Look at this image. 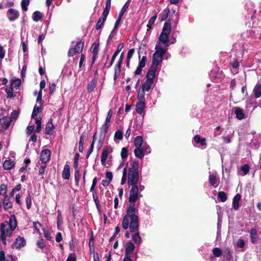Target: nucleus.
Wrapping results in <instances>:
<instances>
[{
  "instance_id": "nucleus-1",
  "label": "nucleus",
  "mask_w": 261,
  "mask_h": 261,
  "mask_svg": "<svg viewBox=\"0 0 261 261\" xmlns=\"http://www.w3.org/2000/svg\"><path fill=\"white\" fill-rule=\"evenodd\" d=\"M138 211L136 207L135 204L129 202L126 212V214L123 218L122 226L124 230L129 229L130 232L139 230Z\"/></svg>"
},
{
  "instance_id": "nucleus-2",
  "label": "nucleus",
  "mask_w": 261,
  "mask_h": 261,
  "mask_svg": "<svg viewBox=\"0 0 261 261\" xmlns=\"http://www.w3.org/2000/svg\"><path fill=\"white\" fill-rule=\"evenodd\" d=\"M17 226V220L14 215H12L9 217V222L2 223L0 227V246L1 243L4 246L6 245V238L10 237L12 231Z\"/></svg>"
},
{
  "instance_id": "nucleus-3",
  "label": "nucleus",
  "mask_w": 261,
  "mask_h": 261,
  "mask_svg": "<svg viewBox=\"0 0 261 261\" xmlns=\"http://www.w3.org/2000/svg\"><path fill=\"white\" fill-rule=\"evenodd\" d=\"M139 167V161L135 160L130 163V167L127 171V184L128 186H132V192L138 191L137 184L140 179Z\"/></svg>"
},
{
  "instance_id": "nucleus-4",
  "label": "nucleus",
  "mask_w": 261,
  "mask_h": 261,
  "mask_svg": "<svg viewBox=\"0 0 261 261\" xmlns=\"http://www.w3.org/2000/svg\"><path fill=\"white\" fill-rule=\"evenodd\" d=\"M171 32V25L170 23L165 22L164 27L159 37V42L163 45V47H166L168 48L169 46V35Z\"/></svg>"
},
{
  "instance_id": "nucleus-5",
  "label": "nucleus",
  "mask_w": 261,
  "mask_h": 261,
  "mask_svg": "<svg viewBox=\"0 0 261 261\" xmlns=\"http://www.w3.org/2000/svg\"><path fill=\"white\" fill-rule=\"evenodd\" d=\"M155 49L153 57L163 60V55L167 52L168 48L166 47H163L160 43H156Z\"/></svg>"
},
{
  "instance_id": "nucleus-6",
  "label": "nucleus",
  "mask_w": 261,
  "mask_h": 261,
  "mask_svg": "<svg viewBox=\"0 0 261 261\" xmlns=\"http://www.w3.org/2000/svg\"><path fill=\"white\" fill-rule=\"evenodd\" d=\"M138 191L135 192H132V188L129 191V196L128 198V201L130 203H135L137 200L140 199V196L139 195V192H141L144 190L145 187L143 185H137Z\"/></svg>"
},
{
  "instance_id": "nucleus-7",
  "label": "nucleus",
  "mask_w": 261,
  "mask_h": 261,
  "mask_svg": "<svg viewBox=\"0 0 261 261\" xmlns=\"http://www.w3.org/2000/svg\"><path fill=\"white\" fill-rule=\"evenodd\" d=\"M84 47V43L81 41H79L75 44L74 48H70L68 51V56L72 57L76 54H79L83 51Z\"/></svg>"
},
{
  "instance_id": "nucleus-8",
  "label": "nucleus",
  "mask_w": 261,
  "mask_h": 261,
  "mask_svg": "<svg viewBox=\"0 0 261 261\" xmlns=\"http://www.w3.org/2000/svg\"><path fill=\"white\" fill-rule=\"evenodd\" d=\"M26 245V241L23 237H18L12 244V248L19 250Z\"/></svg>"
},
{
  "instance_id": "nucleus-9",
  "label": "nucleus",
  "mask_w": 261,
  "mask_h": 261,
  "mask_svg": "<svg viewBox=\"0 0 261 261\" xmlns=\"http://www.w3.org/2000/svg\"><path fill=\"white\" fill-rule=\"evenodd\" d=\"M113 152V148L110 146H106L105 147L101 154V162L102 165H105L106 161L108 157L109 153Z\"/></svg>"
},
{
  "instance_id": "nucleus-10",
  "label": "nucleus",
  "mask_w": 261,
  "mask_h": 261,
  "mask_svg": "<svg viewBox=\"0 0 261 261\" xmlns=\"http://www.w3.org/2000/svg\"><path fill=\"white\" fill-rule=\"evenodd\" d=\"M50 155L51 152L49 149H43L41 152L40 160L42 162V163L45 164L50 160Z\"/></svg>"
},
{
  "instance_id": "nucleus-11",
  "label": "nucleus",
  "mask_w": 261,
  "mask_h": 261,
  "mask_svg": "<svg viewBox=\"0 0 261 261\" xmlns=\"http://www.w3.org/2000/svg\"><path fill=\"white\" fill-rule=\"evenodd\" d=\"M135 248V246L132 242H127L125 245V255L133 257Z\"/></svg>"
},
{
  "instance_id": "nucleus-12",
  "label": "nucleus",
  "mask_w": 261,
  "mask_h": 261,
  "mask_svg": "<svg viewBox=\"0 0 261 261\" xmlns=\"http://www.w3.org/2000/svg\"><path fill=\"white\" fill-rule=\"evenodd\" d=\"M19 15L18 11L13 8L9 9L7 12L8 18L11 22L14 21L17 19Z\"/></svg>"
},
{
  "instance_id": "nucleus-13",
  "label": "nucleus",
  "mask_w": 261,
  "mask_h": 261,
  "mask_svg": "<svg viewBox=\"0 0 261 261\" xmlns=\"http://www.w3.org/2000/svg\"><path fill=\"white\" fill-rule=\"evenodd\" d=\"M11 120H10L7 116H4L0 119V125H2V130L6 131L10 126Z\"/></svg>"
},
{
  "instance_id": "nucleus-14",
  "label": "nucleus",
  "mask_w": 261,
  "mask_h": 261,
  "mask_svg": "<svg viewBox=\"0 0 261 261\" xmlns=\"http://www.w3.org/2000/svg\"><path fill=\"white\" fill-rule=\"evenodd\" d=\"M153 82L150 80H146L145 82L142 85L141 89L144 91L147 92L153 89Z\"/></svg>"
},
{
  "instance_id": "nucleus-15",
  "label": "nucleus",
  "mask_w": 261,
  "mask_h": 261,
  "mask_svg": "<svg viewBox=\"0 0 261 261\" xmlns=\"http://www.w3.org/2000/svg\"><path fill=\"white\" fill-rule=\"evenodd\" d=\"M132 233H134L132 236V241H134L136 244L138 245H140L142 242V240L139 231L137 230V231L133 232Z\"/></svg>"
},
{
  "instance_id": "nucleus-16",
  "label": "nucleus",
  "mask_w": 261,
  "mask_h": 261,
  "mask_svg": "<svg viewBox=\"0 0 261 261\" xmlns=\"http://www.w3.org/2000/svg\"><path fill=\"white\" fill-rule=\"evenodd\" d=\"M239 66V63L236 60H233L230 63V70L233 74H236L238 72Z\"/></svg>"
},
{
  "instance_id": "nucleus-17",
  "label": "nucleus",
  "mask_w": 261,
  "mask_h": 261,
  "mask_svg": "<svg viewBox=\"0 0 261 261\" xmlns=\"http://www.w3.org/2000/svg\"><path fill=\"white\" fill-rule=\"evenodd\" d=\"M209 182L211 186L216 188L218 186L219 180L215 175L210 174L209 175Z\"/></svg>"
},
{
  "instance_id": "nucleus-18",
  "label": "nucleus",
  "mask_w": 261,
  "mask_h": 261,
  "mask_svg": "<svg viewBox=\"0 0 261 261\" xmlns=\"http://www.w3.org/2000/svg\"><path fill=\"white\" fill-rule=\"evenodd\" d=\"M57 228L59 230H62V225L63 223V217L62 215L61 211L59 210L57 211Z\"/></svg>"
},
{
  "instance_id": "nucleus-19",
  "label": "nucleus",
  "mask_w": 261,
  "mask_h": 261,
  "mask_svg": "<svg viewBox=\"0 0 261 261\" xmlns=\"http://www.w3.org/2000/svg\"><path fill=\"white\" fill-rule=\"evenodd\" d=\"M157 69L153 68V67H151L150 69L148 70L146 76V80H150L152 82L154 81V79L155 76V71Z\"/></svg>"
},
{
  "instance_id": "nucleus-20",
  "label": "nucleus",
  "mask_w": 261,
  "mask_h": 261,
  "mask_svg": "<svg viewBox=\"0 0 261 261\" xmlns=\"http://www.w3.org/2000/svg\"><path fill=\"white\" fill-rule=\"evenodd\" d=\"M234 114L236 118L240 120H243L246 118L243 109L240 108H236L235 109Z\"/></svg>"
},
{
  "instance_id": "nucleus-21",
  "label": "nucleus",
  "mask_w": 261,
  "mask_h": 261,
  "mask_svg": "<svg viewBox=\"0 0 261 261\" xmlns=\"http://www.w3.org/2000/svg\"><path fill=\"white\" fill-rule=\"evenodd\" d=\"M145 101L137 102L136 105V111L138 114H141L145 107Z\"/></svg>"
},
{
  "instance_id": "nucleus-22",
  "label": "nucleus",
  "mask_w": 261,
  "mask_h": 261,
  "mask_svg": "<svg viewBox=\"0 0 261 261\" xmlns=\"http://www.w3.org/2000/svg\"><path fill=\"white\" fill-rule=\"evenodd\" d=\"M54 126L52 122V119H50L46 124L45 127V134L47 135H51L53 133Z\"/></svg>"
},
{
  "instance_id": "nucleus-23",
  "label": "nucleus",
  "mask_w": 261,
  "mask_h": 261,
  "mask_svg": "<svg viewBox=\"0 0 261 261\" xmlns=\"http://www.w3.org/2000/svg\"><path fill=\"white\" fill-rule=\"evenodd\" d=\"M194 141L197 143L200 144L201 146H204V148L206 146V140L204 138H201L199 135H196L194 137Z\"/></svg>"
},
{
  "instance_id": "nucleus-24",
  "label": "nucleus",
  "mask_w": 261,
  "mask_h": 261,
  "mask_svg": "<svg viewBox=\"0 0 261 261\" xmlns=\"http://www.w3.org/2000/svg\"><path fill=\"white\" fill-rule=\"evenodd\" d=\"M70 176V167L68 165L66 164L62 172V177L65 179H69Z\"/></svg>"
},
{
  "instance_id": "nucleus-25",
  "label": "nucleus",
  "mask_w": 261,
  "mask_h": 261,
  "mask_svg": "<svg viewBox=\"0 0 261 261\" xmlns=\"http://www.w3.org/2000/svg\"><path fill=\"white\" fill-rule=\"evenodd\" d=\"M110 126V123L105 122V123L102 125L100 131V136L103 138L106 137V134L108 132L109 127Z\"/></svg>"
},
{
  "instance_id": "nucleus-26",
  "label": "nucleus",
  "mask_w": 261,
  "mask_h": 261,
  "mask_svg": "<svg viewBox=\"0 0 261 261\" xmlns=\"http://www.w3.org/2000/svg\"><path fill=\"white\" fill-rule=\"evenodd\" d=\"M134 144L136 148H140L144 144L143 137L141 136H138L134 139Z\"/></svg>"
},
{
  "instance_id": "nucleus-27",
  "label": "nucleus",
  "mask_w": 261,
  "mask_h": 261,
  "mask_svg": "<svg viewBox=\"0 0 261 261\" xmlns=\"http://www.w3.org/2000/svg\"><path fill=\"white\" fill-rule=\"evenodd\" d=\"M241 199V195L239 194H237L233 198L232 206L234 210H238L239 207V201Z\"/></svg>"
},
{
  "instance_id": "nucleus-28",
  "label": "nucleus",
  "mask_w": 261,
  "mask_h": 261,
  "mask_svg": "<svg viewBox=\"0 0 261 261\" xmlns=\"http://www.w3.org/2000/svg\"><path fill=\"white\" fill-rule=\"evenodd\" d=\"M250 236L251 242L253 244L255 243L257 239V230L255 228H252L250 231Z\"/></svg>"
},
{
  "instance_id": "nucleus-29",
  "label": "nucleus",
  "mask_w": 261,
  "mask_h": 261,
  "mask_svg": "<svg viewBox=\"0 0 261 261\" xmlns=\"http://www.w3.org/2000/svg\"><path fill=\"white\" fill-rule=\"evenodd\" d=\"M253 93L256 98H259L261 96V85L256 84L253 90Z\"/></svg>"
},
{
  "instance_id": "nucleus-30",
  "label": "nucleus",
  "mask_w": 261,
  "mask_h": 261,
  "mask_svg": "<svg viewBox=\"0 0 261 261\" xmlns=\"http://www.w3.org/2000/svg\"><path fill=\"white\" fill-rule=\"evenodd\" d=\"M134 152L135 156L138 159H142L145 155L144 152L143 151L141 147L136 148L134 150Z\"/></svg>"
},
{
  "instance_id": "nucleus-31",
  "label": "nucleus",
  "mask_w": 261,
  "mask_h": 261,
  "mask_svg": "<svg viewBox=\"0 0 261 261\" xmlns=\"http://www.w3.org/2000/svg\"><path fill=\"white\" fill-rule=\"evenodd\" d=\"M122 47H123V45H122L121 44H120L118 45L117 49L114 52V53L112 56L109 67L113 65L116 57L118 56V55L119 54V53H120L121 50L122 49Z\"/></svg>"
},
{
  "instance_id": "nucleus-32",
  "label": "nucleus",
  "mask_w": 261,
  "mask_h": 261,
  "mask_svg": "<svg viewBox=\"0 0 261 261\" xmlns=\"http://www.w3.org/2000/svg\"><path fill=\"white\" fill-rule=\"evenodd\" d=\"M130 0H128L125 3V4L123 5V6L122 7V8H121V10L120 11V12L119 13L118 16H119V17L122 18L123 17L124 13L126 12V11L128 9V8L130 5Z\"/></svg>"
},
{
  "instance_id": "nucleus-33",
  "label": "nucleus",
  "mask_w": 261,
  "mask_h": 261,
  "mask_svg": "<svg viewBox=\"0 0 261 261\" xmlns=\"http://www.w3.org/2000/svg\"><path fill=\"white\" fill-rule=\"evenodd\" d=\"M14 166V163L11 160H6L3 164V168L5 170H10Z\"/></svg>"
},
{
  "instance_id": "nucleus-34",
  "label": "nucleus",
  "mask_w": 261,
  "mask_h": 261,
  "mask_svg": "<svg viewBox=\"0 0 261 261\" xmlns=\"http://www.w3.org/2000/svg\"><path fill=\"white\" fill-rule=\"evenodd\" d=\"M43 17V14L40 11H36L33 13L32 19L35 22H38Z\"/></svg>"
},
{
  "instance_id": "nucleus-35",
  "label": "nucleus",
  "mask_w": 261,
  "mask_h": 261,
  "mask_svg": "<svg viewBox=\"0 0 261 261\" xmlns=\"http://www.w3.org/2000/svg\"><path fill=\"white\" fill-rule=\"evenodd\" d=\"M3 206L5 210H7L11 208L12 206V204L9 201V198L7 195L5 196L3 200Z\"/></svg>"
},
{
  "instance_id": "nucleus-36",
  "label": "nucleus",
  "mask_w": 261,
  "mask_h": 261,
  "mask_svg": "<svg viewBox=\"0 0 261 261\" xmlns=\"http://www.w3.org/2000/svg\"><path fill=\"white\" fill-rule=\"evenodd\" d=\"M90 192H92V196H93V198L94 201L95 203L96 207L99 210L100 204H99V201L98 200V194L95 192V191H90Z\"/></svg>"
},
{
  "instance_id": "nucleus-37",
  "label": "nucleus",
  "mask_w": 261,
  "mask_h": 261,
  "mask_svg": "<svg viewBox=\"0 0 261 261\" xmlns=\"http://www.w3.org/2000/svg\"><path fill=\"white\" fill-rule=\"evenodd\" d=\"M127 170L126 167L123 170L122 177L121 180V185H123L125 184L126 180H127Z\"/></svg>"
},
{
  "instance_id": "nucleus-38",
  "label": "nucleus",
  "mask_w": 261,
  "mask_h": 261,
  "mask_svg": "<svg viewBox=\"0 0 261 261\" xmlns=\"http://www.w3.org/2000/svg\"><path fill=\"white\" fill-rule=\"evenodd\" d=\"M106 20L103 19L102 18H99L98 21L96 23L95 29L96 30H99L101 28H103L104 23L105 22Z\"/></svg>"
},
{
  "instance_id": "nucleus-39",
  "label": "nucleus",
  "mask_w": 261,
  "mask_h": 261,
  "mask_svg": "<svg viewBox=\"0 0 261 261\" xmlns=\"http://www.w3.org/2000/svg\"><path fill=\"white\" fill-rule=\"evenodd\" d=\"M141 148L145 154H149L151 153V148L150 146L146 143H144Z\"/></svg>"
},
{
  "instance_id": "nucleus-40",
  "label": "nucleus",
  "mask_w": 261,
  "mask_h": 261,
  "mask_svg": "<svg viewBox=\"0 0 261 261\" xmlns=\"http://www.w3.org/2000/svg\"><path fill=\"white\" fill-rule=\"evenodd\" d=\"M169 12H170V10L168 8L165 9L163 11V12L162 13V16H161V21H164L167 19L168 15H169Z\"/></svg>"
},
{
  "instance_id": "nucleus-41",
  "label": "nucleus",
  "mask_w": 261,
  "mask_h": 261,
  "mask_svg": "<svg viewBox=\"0 0 261 261\" xmlns=\"http://www.w3.org/2000/svg\"><path fill=\"white\" fill-rule=\"evenodd\" d=\"M7 192V185L3 184L0 186V195L6 196Z\"/></svg>"
},
{
  "instance_id": "nucleus-42",
  "label": "nucleus",
  "mask_w": 261,
  "mask_h": 261,
  "mask_svg": "<svg viewBox=\"0 0 261 261\" xmlns=\"http://www.w3.org/2000/svg\"><path fill=\"white\" fill-rule=\"evenodd\" d=\"M21 80L19 79L13 80L11 82V88H18L21 85Z\"/></svg>"
},
{
  "instance_id": "nucleus-43",
  "label": "nucleus",
  "mask_w": 261,
  "mask_h": 261,
  "mask_svg": "<svg viewBox=\"0 0 261 261\" xmlns=\"http://www.w3.org/2000/svg\"><path fill=\"white\" fill-rule=\"evenodd\" d=\"M162 59H158L156 58L152 57V64L151 67L157 69L158 66L162 62Z\"/></svg>"
},
{
  "instance_id": "nucleus-44",
  "label": "nucleus",
  "mask_w": 261,
  "mask_h": 261,
  "mask_svg": "<svg viewBox=\"0 0 261 261\" xmlns=\"http://www.w3.org/2000/svg\"><path fill=\"white\" fill-rule=\"evenodd\" d=\"M121 71V66L116 65L115 67V72L114 75V80L116 81V79L119 77Z\"/></svg>"
},
{
  "instance_id": "nucleus-45",
  "label": "nucleus",
  "mask_w": 261,
  "mask_h": 261,
  "mask_svg": "<svg viewBox=\"0 0 261 261\" xmlns=\"http://www.w3.org/2000/svg\"><path fill=\"white\" fill-rule=\"evenodd\" d=\"M145 92L142 89L138 91L137 98L139 99V101H144L145 98Z\"/></svg>"
},
{
  "instance_id": "nucleus-46",
  "label": "nucleus",
  "mask_w": 261,
  "mask_h": 261,
  "mask_svg": "<svg viewBox=\"0 0 261 261\" xmlns=\"http://www.w3.org/2000/svg\"><path fill=\"white\" fill-rule=\"evenodd\" d=\"M218 198L221 202H225L227 200V196L225 192L221 191L218 193Z\"/></svg>"
},
{
  "instance_id": "nucleus-47",
  "label": "nucleus",
  "mask_w": 261,
  "mask_h": 261,
  "mask_svg": "<svg viewBox=\"0 0 261 261\" xmlns=\"http://www.w3.org/2000/svg\"><path fill=\"white\" fill-rule=\"evenodd\" d=\"M123 138V133L120 130H117L114 135V139L121 140Z\"/></svg>"
},
{
  "instance_id": "nucleus-48",
  "label": "nucleus",
  "mask_w": 261,
  "mask_h": 261,
  "mask_svg": "<svg viewBox=\"0 0 261 261\" xmlns=\"http://www.w3.org/2000/svg\"><path fill=\"white\" fill-rule=\"evenodd\" d=\"M29 4V0H22L21 3L22 10L27 11L28 10V6Z\"/></svg>"
},
{
  "instance_id": "nucleus-49",
  "label": "nucleus",
  "mask_w": 261,
  "mask_h": 261,
  "mask_svg": "<svg viewBox=\"0 0 261 261\" xmlns=\"http://www.w3.org/2000/svg\"><path fill=\"white\" fill-rule=\"evenodd\" d=\"M25 203L28 210L30 209L32 205V197L30 194H29L25 198Z\"/></svg>"
},
{
  "instance_id": "nucleus-50",
  "label": "nucleus",
  "mask_w": 261,
  "mask_h": 261,
  "mask_svg": "<svg viewBox=\"0 0 261 261\" xmlns=\"http://www.w3.org/2000/svg\"><path fill=\"white\" fill-rule=\"evenodd\" d=\"M128 156V149L126 147H123L121 149V156L122 160L127 158Z\"/></svg>"
},
{
  "instance_id": "nucleus-51",
  "label": "nucleus",
  "mask_w": 261,
  "mask_h": 261,
  "mask_svg": "<svg viewBox=\"0 0 261 261\" xmlns=\"http://www.w3.org/2000/svg\"><path fill=\"white\" fill-rule=\"evenodd\" d=\"M89 247L91 253H94V243L93 237H91L89 242Z\"/></svg>"
},
{
  "instance_id": "nucleus-52",
  "label": "nucleus",
  "mask_w": 261,
  "mask_h": 261,
  "mask_svg": "<svg viewBox=\"0 0 261 261\" xmlns=\"http://www.w3.org/2000/svg\"><path fill=\"white\" fill-rule=\"evenodd\" d=\"M19 112L18 111L15 110L13 111L11 114V116L9 118H8L10 120H11V121L13 120H16L18 117Z\"/></svg>"
},
{
  "instance_id": "nucleus-53",
  "label": "nucleus",
  "mask_w": 261,
  "mask_h": 261,
  "mask_svg": "<svg viewBox=\"0 0 261 261\" xmlns=\"http://www.w3.org/2000/svg\"><path fill=\"white\" fill-rule=\"evenodd\" d=\"M41 108L40 107H37L35 106L34 108V110L32 114V118H35V117H37V113L40 112Z\"/></svg>"
},
{
  "instance_id": "nucleus-54",
  "label": "nucleus",
  "mask_w": 261,
  "mask_h": 261,
  "mask_svg": "<svg viewBox=\"0 0 261 261\" xmlns=\"http://www.w3.org/2000/svg\"><path fill=\"white\" fill-rule=\"evenodd\" d=\"M147 61V57L146 56H143L142 59L139 61L138 66L144 68L146 65Z\"/></svg>"
},
{
  "instance_id": "nucleus-55",
  "label": "nucleus",
  "mask_w": 261,
  "mask_h": 261,
  "mask_svg": "<svg viewBox=\"0 0 261 261\" xmlns=\"http://www.w3.org/2000/svg\"><path fill=\"white\" fill-rule=\"evenodd\" d=\"M157 15L155 14V15L152 16L148 20V22L147 24V27L148 28H150L151 26L153 25L156 19Z\"/></svg>"
},
{
  "instance_id": "nucleus-56",
  "label": "nucleus",
  "mask_w": 261,
  "mask_h": 261,
  "mask_svg": "<svg viewBox=\"0 0 261 261\" xmlns=\"http://www.w3.org/2000/svg\"><path fill=\"white\" fill-rule=\"evenodd\" d=\"M213 253L215 257H220L222 254V251L219 248H214L213 250Z\"/></svg>"
},
{
  "instance_id": "nucleus-57",
  "label": "nucleus",
  "mask_w": 261,
  "mask_h": 261,
  "mask_svg": "<svg viewBox=\"0 0 261 261\" xmlns=\"http://www.w3.org/2000/svg\"><path fill=\"white\" fill-rule=\"evenodd\" d=\"M56 85L55 84V83H50L49 85V95H52L55 90H56Z\"/></svg>"
},
{
  "instance_id": "nucleus-58",
  "label": "nucleus",
  "mask_w": 261,
  "mask_h": 261,
  "mask_svg": "<svg viewBox=\"0 0 261 261\" xmlns=\"http://www.w3.org/2000/svg\"><path fill=\"white\" fill-rule=\"evenodd\" d=\"M241 170L244 173V175H246L249 173V166L248 164H245L241 168Z\"/></svg>"
},
{
  "instance_id": "nucleus-59",
  "label": "nucleus",
  "mask_w": 261,
  "mask_h": 261,
  "mask_svg": "<svg viewBox=\"0 0 261 261\" xmlns=\"http://www.w3.org/2000/svg\"><path fill=\"white\" fill-rule=\"evenodd\" d=\"M6 92L7 94V97L8 98H13L14 97V95L13 94V88H9V89H6Z\"/></svg>"
},
{
  "instance_id": "nucleus-60",
  "label": "nucleus",
  "mask_w": 261,
  "mask_h": 261,
  "mask_svg": "<svg viewBox=\"0 0 261 261\" xmlns=\"http://www.w3.org/2000/svg\"><path fill=\"white\" fill-rule=\"evenodd\" d=\"M79 154L78 153L75 154L74 159L73 166L75 169L78 168V159Z\"/></svg>"
},
{
  "instance_id": "nucleus-61",
  "label": "nucleus",
  "mask_w": 261,
  "mask_h": 261,
  "mask_svg": "<svg viewBox=\"0 0 261 261\" xmlns=\"http://www.w3.org/2000/svg\"><path fill=\"white\" fill-rule=\"evenodd\" d=\"M99 44L96 42L93 43L92 46V53H98Z\"/></svg>"
},
{
  "instance_id": "nucleus-62",
  "label": "nucleus",
  "mask_w": 261,
  "mask_h": 261,
  "mask_svg": "<svg viewBox=\"0 0 261 261\" xmlns=\"http://www.w3.org/2000/svg\"><path fill=\"white\" fill-rule=\"evenodd\" d=\"M46 167V165L45 164H44V165H41L39 171V174L41 176H43L45 173V169Z\"/></svg>"
},
{
  "instance_id": "nucleus-63",
  "label": "nucleus",
  "mask_w": 261,
  "mask_h": 261,
  "mask_svg": "<svg viewBox=\"0 0 261 261\" xmlns=\"http://www.w3.org/2000/svg\"><path fill=\"white\" fill-rule=\"evenodd\" d=\"M134 53H135L134 48H131L128 50V51L127 53V60H129L132 58Z\"/></svg>"
},
{
  "instance_id": "nucleus-64",
  "label": "nucleus",
  "mask_w": 261,
  "mask_h": 261,
  "mask_svg": "<svg viewBox=\"0 0 261 261\" xmlns=\"http://www.w3.org/2000/svg\"><path fill=\"white\" fill-rule=\"evenodd\" d=\"M66 261H76V255L74 253H70L67 258Z\"/></svg>"
}]
</instances>
